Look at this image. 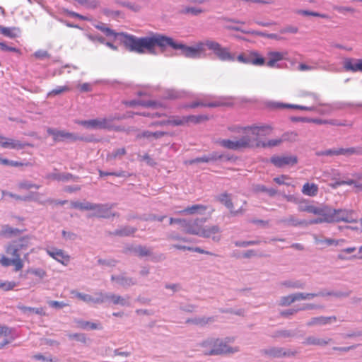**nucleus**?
<instances>
[{"label":"nucleus","instance_id":"a18cd8bd","mask_svg":"<svg viewBox=\"0 0 362 362\" xmlns=\"http://www.w3.org/2000/svg\"><path fill=\"white\" fill-rule=\"evenodd\" d=\"M39 187H40L39 185L33 184L28 181H23V182L18 183V188L19 189H23V190H28L32 188H35V189H39Z\"/></svg>","mask_w":362,"mask_h":362},{"label":"nucleus","instance_id":"bf43d9fd","mask_svg":"<svg viewBox=\"0 0 362 362\" xmlns=\"http://www.w3.org/2000/svg\"><path fill=\"white\" fill-rule=\"evenodd\" d=\"M356 250L355 247H350L345 249H343L341 252L338 255V258L340 259H346V257L344 254H351L354 252Z\"/></svg>","mask_w":362,"mask_h":362},{"label":"nucleus","instance_id":"13d9d810","mask_svg":"<svg viewBox=\"0 0 362 362\" xmlns=\"http://www.w3.org/2000/svg\"><path fill=\"white\" fill-rule=\"evenodd\" d=\"M112 280H115L117 281V282H119V284H121L122 285H131V284H134V283L133 282L132 279H127V278H124V277H115V276H112Z\"/></svg>","mask_w":362,"mask_h":362},{"label":"nucleus","instance_id":"c85d7f7f","mask_svg":"<svg viewBox=\"0 0 362 362\" xmlns=\"http://www.w3.org/2000/svg\"><path fill=\"white\" fill-rule=\"evenodd\" d=\"M20 32L19 28L16 27H4L3 25H0V33L3 35L10 37L15 38L18 35Z\"/></svg>","mask_w":362,"mask_h":362},{"label":"nucleus","instance_id":"7c9ffc66","mask_svg":"<svg viewBox=\"0 0 362 362\" xmlns=\"http://www.w3.org/2000/svg\"><path fill=\"white\" fill-rule=\"evenodd\" d=\"M166 134H167V132H165L157 131L155 132H151L150 131H144L142 133L138 134L136 137L138 139H141V138L150 139V138L153 137L156 139H158Z\"/></svg>","mask_w":362,"mask_h":362},{"label":"nucleus","instance_id":"4468645a","mask_svg":"<svg viewBox=\"0 0 362 362\" xmlns=\"http://www.w3.org/2000/svg\"><path fill=\"white\" fill-rule=\"evenodd\" d=\"M218 199L230 211L232 216L242 214L245 211V209L243 207H240L238 210H235L230 196L227 193L221 194L218 197Z\"/></svg>","mask_w":362,"mask_h":362},{"label":"nucleus","instance_id":"6e6552de","mask_svg":"<svg viewBox=\"0 0 362 362\" xmlns=\"http://www.w3.org/2000/svg\"><path fill=\"white\" fill-rule=\"evenodd\" d=\"M79 124L90 129H114L122 131L119 127H115L112 124V119L107 118H98L90 120H83L78 122Z\"/></svg>","mask_w":362,"mask_h":362},{"label":"nucleus","instance_id":"20e7f679","mask_svg":"<svg viewBox=\"0 0 362 362\" xmlns=\"http://www.w3.org/2000/svg\"><path fill=\"white\" fill-rule=\"evenodd\" d=\"M233 341V339H227L226 341L219 339H211L205 341L202 346L206 355H219L223 354H233L239 351L238 347H230L228 343Z\"/></svg>","mask_w":362,"mask_h":362},{"label":"nucleus","instance_id":"f03ea898","mask_svg":"<svg viewBox=\"0 0 362 362\" xmlns=\"http://www.w3.org/2000/svg\"><path fill=\"white\" fill-rule=\"evenodd\" d=\"M29 245V238L28 237H23L18 240L9 243L6 247L5 251L11 258L1 255L0 257V264L5 267L13 265L15 272L21 270L24 267V262L21 258V255L28 250Z\"/></svg>","mask_w":362,"mask_h":362},{"label":"nucleus","instance_id":"680f3d73","mask_svg":"<svg viewBox=\"0 0 362 362\" xmlns=\"http://www.w3.org/2000/svg\"><path fill=\"white\" fill-rule=\"evenodd\" d=\"M237 60L240 62V63H243V64H249V54L248 53L247 54H245V53H240L238 57H237Z\"/></svg>","mask_w":362,"mask_h":362},{"label":"nucleus","instance_id":"72a5a7b5","mask_svg":"<svg viewBox=\"0 0 362 362\" xmlns=\"http://www.w3.org/2000/svg\"><path fill=\"white\" fill-rule=\"evenodd\" d=\"M345 240L343 239L335 240L332 238H325V239H320L316 240V243L322 245V247L331 246V245H338L342 243H344Z\"/></svg>","mask_w":362,"mask_h":362},{"label":"nucleus","instance_id":"09e8293b","mask_svg":"<svg viewBox=\"0 0 362 362\" xmlns=\"http://www.w3.org/2000/svg\"><path fill=\"white\" fill-rule=\"evenodd\" d=\"M28 272L37 276L40 279H42L47 276L45 270L40 268L30 269L28 270Z\"/></svg>","mask_w":362,"mask_h":362},{"label":"nucleus","instance_id":"774afa93","mask_svg":"<svg viewBox=\"0 0 362 362\" xmlns=\"http://www.w3.org/2000/svg\"><path fill=\"white\" fill-rule=\"evenodd\" d=\"M299 310L298 309H289L288 310L284 311L281 313V315L284 317H289L290 315H293L296 314Z\"/></svg>","mask_w":362,"mask_h":362},{"label":"nucleus","instance_id":"49530a36","mask_svg":"<svg viewBox=\"0 0 362 362\" xmlns=\"http://www.w3.org/2000/svg\"><path fill=\"white\" fill-rule=\"evenodd\" d=\"M18 308L22 310L23 313H35L36 314L39 315H45L43 313V309L42 308H31V307H26L23 305H19Z\"/></svg>","mask_w":362,"mask_h":362},{"label":"nucleus","instance_id":"0eeeda50","mask_svg":"<svg viewBox=\"0 0 362 362\" xmlns=\"http://www.w3.org/2000/svg\"><path fill=\"white\" fill-rule=\"evenodd\" d=\"M217 144L225 148L233 151H240L253 147L252 141L248 135H244L236 140L221 139L217 141Z\"/></svg>","mask_w":362,"mask_h":362},{"label":"nucleus","instance_id":"2eb2a0df","mask_svg":"<svg viewBox=\"0 0 362 362\" xmlns=\"http://www.w3.org/2000/svg\"><path fill=\"white\" fill-rule=\"evenodd\" d=\"M48 133L53 136L55 141H63L64 140L77 141L82 139L76 135L65 131L49 129L48 130Z\"/></svg>","mask_w":362,"mask_h":362},{"label":"nucleus","instance_id":"e433bc0d","mask_svg":"<svg viewBox=\"0 0 362 362\" xmlns=\"http://www.w3.org/2000/svg\"><path fill=\"white\" fill-rule=\"evenodd\" d=\"M105 296V302L107 300H110L114 304H121L124 305V299L120 296H117L115 294H104Z\"/></svg>","mask_w":362,"mask_h":362},{"label":"nucleus","instance_id":"a878e982","mask_svg":"<svg viewBox=\"0 0 362 362\" xmlns=\"http://www.w3.org/2000/svg\"><path fill=\"white\" fill-rule=\"evenodd\" d=\"M249 54V64L254 66H263L265 64L264 58L256 51H250Z\"/></svg>","mask_w":362,"mask_h":362},{"label":"nucleus","instance_id":"a211bd4d","mask_svg":"<svg viewBox=\"0 0 362 362\" xmlns=\"http://www.w3.org/2000/svg\"><path fill=\"white\" fill-rule=\"evenodd\" d=\"M0 146L4 148L21 150L24 148L25 146H30V144L27 143H22L18 140L6 138L4 141H0Z\"/></svg>","mask_w":362,"mask_h":362},{"label":"nucleus","instance_id":"3c124183","mask_svg":"<svg viewBox=\"0 0 362 362\" xmlns=\"http://www.w3.org/2000/svg\"><path fill=\"white\" fill-rule=\"evenodd\" d=\"M291 180V177L286 175H282L279 177H276L274 178V181L279 185H290L291 183L288 182Z\"/></svg>","mask_w":362,"mask_h":362},{"label":"nucleus","instance_id":"aec40b11","mask_svg":"<svg viewBox=\"0 0 362 362\" xmlns=\"http://www.w3.org/2000/svg\"><path fill=\"white\" fill-rule=\"evenodd\" d=\"M47 253L50 257L64 265H67L69 262L70 257L65 254L62 250L54 249L52 250H47Z\"/></svg>","mask_w":362,"mask_h":362},{"label":"nucleus","instance_id":"412c9836","mask_svg":"<svg viewBox=\"0 0 362 362\" xmlns=\"http://www.w3.org/2000/svg\"><path fill=\"white\" fill-rule=\"evenodd\" d=\"M287 55V52H269L267 54L268 61L265 64L269 67H274L276 62L283 60Z\"/></svg>","mask_w":362,"mask_h":362},{"label":"nucleus","instance_id":"864d4df0","mask_svg":"<svg viewBox=\"0 0 362 362\" xmlns=\"http://www.w3.org/2000/svg\"><path fill=\"white\" fill-rule=\"evenodd\" d=\"M215 160L214 156H206L199 157L189 161L190 164L198 163H209L211 160Z\"/></svg>","mask_w":362,"mask_h":362},{"label":"nucleus","instance_id":"dca6fc26","mask_svg":"<svg viewBox=\"0 0 362 362\" xmlns=\"http://www.w3.org/2000/svg\"><path fill=\"white\" fill-rule=\"evenodd\" d=\"M226 105V103L220 101L207 102L206 100H197L191 104L185 105L182 106L184 109L188 108H196L198 107H216L220 106Z\"/></svg>","mask_w":362,"mask_h":362},{"label":"nucleus","instance_id":"de8ad7c7","mask_svg":"<svg viewBox=\"0 0 362 362\" xmlns=\"http://www.w3.org/2000/svg\"><path fill=\"white\" fill-rule=\"evenodd\" d=\"M16 286L17 284L14 281H0V288L5 291L13 290Z\"/></svg>","mask_w":362,"mask_h":362},{"label":"nucleus","instance_id":"4c0bfd02","mask_svg":"<svg viewBox=\"0 0 362 362\" xmlns=\"http://www.w3.org/2000/svg\"><path fill=\"white\" fill-rule=\"evenodd\" d=\"M70 90H71L70 88L67 86H58V87L52 89V90H50L47 93V96L48 97L56 96V95H60L63 93L68 92Z\"/></svg>","mask_w":362,"mask_h":362},{"label":"nucleus","instance_id":"393cba45","mask_svg":"<svg viewBox=\"0 0 362 362\" xmlns=\"http://www.w3.org/2000/svg\"><path fill=\"white\" fill-rule=\"evenodd\" d=\"M160 124H168L175 127L187 125L186 116L173 115L168 119L164 120Z\"/></svg>","mask_w":362,"mask_h":362},{"label":"nucleus","instance_id":"338daca9","mask_svg":"<svg viewBox=\"0 0 362 362\" xmlns=\"http://www.w3.org/2000/svg\"><path fill=\"white\" fill-rule=\"evenodd\" d=\"M186 221L187 220H185V219L170 218L169 220V223L170 225L173 224V223H180L184 228V225H185Z\"/></svg>","mask_w":362,"mask_h":362},{"label":"nucleus","instance_id":"f704fd0d","mask_svg":"<svg viewBox=\"0 0 362 362\" xmlns=\"http://www.w3.org/2000/svg\"><path fill=\"white\" fill-rule=\"evenodd\" d=\"M209 119L206 115H187V125L189 124H199Z\"/></svg>","mask_w":362,"mask_h":362},{"label":"nucleus","instance_id":"69168bd1","mask_svg":"<svg viewBox=\"0 0 362 362\" xmlns=\"http://www.w3.org/2000/svg\"><path fill=\"white\" fill-rule=\"evenodd\" d=\"M33 55L37 59H44L49 56L47 52L43 50H38L35 52Z\"/></svg>","mask_w":362,"mask_h":362},{"label":"nucleus","instance_id":"ea45409f","mask_svg":"<svg viewBox=\"0 0 362 362\" xmlns=\"http://www.w3.org/2000/svg\"><path fill=\"white\" fill-rule=\"evenodd\" d=\"M203 12L204 10L202 8L192 6H186L181 11L183 14H191L192 16H198Z\"/></svg>","mask_w":362,"mask_h":362},{"label":"nucleus","instance_id":"9b49d317","mask_svg":"<svg viewBox=\"0 0 362 362\" xmlns=\"http://www.w3.org/2000/svg\"><path fill=\"white\" fill-rule=\"evenodd\" d=\"M298 134L294 132L284 134L281 138L270 139L267 141L257 142L256 144L257 147H274L280 145L284 141L290 140L295 141L297 139Z\"/></svg>","mask_w":362,"mask_h":362},{"label":"nucleus","instance_id":"6e6d98bb","mask_svg":"<svg viewBox=\"0 0 362 362\" xmlns=\"http://www.w3.org/2000/svg\"><path fill=\"white\" fill-rule=\"evenodd\" d=\"M80 327L83 329H97L101 328L98 324L89 322H81Z\"/></svg>","mask_w":362,"mask_h":362},{"label":"nucleus","instance_id":"bb28decb","mask_svg":"<svg viewBox=\"0 0 362 362\" xmlns=\"http://www.w3.org/2000/svg\"><path fill=\"white\" fill-rule=\"evenodd\" d=\"M318 186L315 183L306 182L303 185L301 192L304 195L315 197L318 193Z\"/></svg>","mask_w":362,"mask_h":362},{"label":"nucleus","instance_id":"603ef678","mask_svg":"<svg viewBox=\"0 0 362 362\" xmlns=\"http://www.w3.org/2000/svg\"><path fill=\"white\" fill-rule=\"evenodd\" d=\"M93 204L91 203L82 204L81 202H74L72 203V206L74 208H78L83 210H93Z\"/></svg>","mask_w":362,"mask_h":362},{"label":"nucleus","instance_id":"0e129e2a","mask_svg":"<svg viewBox=\"0 0 362 362\" xmlns=\"http://www.w3.org/2000/svg\"><path fill=\"white\" fill-rule=\"evenodd\" d=\"M49 306L54 308H62L67 305L63 302L56 301V300H52L49 302Z\"/></svg>","mask_w":362,"mask_h":362},{"label":"nucleus","instance_id":"c9c22d12","mask_svg":"<svg viewBox=\"0 0 362 362\" xmlns=\"http://www.w3.org/2000/svg\"><path fill=\"white\" fill-rule=\"evenodd\" d=\"M126 154V150L124 148H119L112 153H110L107 155V160H115L117 158H120Z\"/></svg>","mask_w":362,"mask_h":362},{"label":"nucleus","instance_id":"37998d69","mask_svg":"<svg viewBox=\"0 0 362 362\" xmlns=\"http://www.w3.org/2000/svg\"><path fill=\"white\" fill-rule=\"evenodd\" d=\"M0 164H1L3 165H10V166H13V167H21L23 165H28V164H25L23 163L18 162V161L10 160L7 158H3L1 157H0Z\"/></svg>","mask_w":362,"mask_h":362},{"label":"nucleus","instance_id":"8fccbe9b","mask_svg":"<svg viewBox=\"0 0 362 362\" xmlns=\"http://www.w3.org/2000/svg\"><path fill=\"white\" fill-rule=\"evenodd\" d=\"M136 231V228L132 227H125L119 230H117L115 234L119 235H130Z\"/></svg>","mask_w":362,"mask_h":362},{"label":"nucleus","instance_id":"b1692460","mask_svg":"<svg viewBox=\"0 0 362 362\" xmlns=\"http://www.w3.org/2000/svg\"><path fill=\"white\" fill-rule=\"evenodd\" d=\"M305 95L308 96L310 99V101L313 104L312 106L308 107V106L296 105H290V107H291L293 108H296V109L302 110H308V111L314 110L315 109V106L320 105L318 95L315 93H307Z\"/></svg>","mask_w":362,"mask_h":362},{"label":"nucleus","instance_id":"c756f323","mask_svg":"<svg viewBox=\"0 0 362 362\" xmlns=\"http://www.w3.org/2000/svg\"><path fill=\"white\" fill-rule=\"evenodd\" d=\"M326 154L327 155H337V156L344 155V156H349L355 155V147H350V148H338V149L334 150V151L329 150V151H327Z\"/></svg>","mask_w":362,"mask_h":362},{"label":"nucleus","instance_id":"f3484780","mask_svg":"<svg viewBox=\"0 0 362 362\" xmlns=\"http://www.w3.org/2000/svg\"><path fill=\"white\" fill-rule=\"evenodd\" d=\"M207 209L208 206L206 205L194 204L178 211V214L182 215H203Z\"/></svg>","mask_w":362,"mask_h":362},{"label":"nucleus","instance_id":"cd10ccee","mask_svg":"<svg viewBox=\"0 0 362 362\" xmlns=\"http://www.w3.org/2000/svg\"><path fill=\"white\" fill-rule=\"evenodd\" d=\"M22 230L18 228H13L8 225H4L2 226L0 235L6 238H11L19 235Z\"/></svg>","mask_w":362,"mask_h":362},{"label":"nucleus","instance_id":"58836bf2","mask_svg":"<svg viewBox=\"0 0 362 362\" xmlns=\"http://www.w3.org/2000/svg\"><path fill=\"white\" fill-rule=\"evenodd\" d=\"M331 339H328L327 340H325L322 339L315 338V337H309L307 339L306 342L308 344L312 345H317V346H325L327 344L329 341H331Z\"/></svg>","mask_w":362,"mask_h":362},{"label":"nucleus","instance_id":"e2e57ef3","mask_svg":"<svg viewBox=\"0 0 362 362\" xmlns=\"http://www.w3.org/2000/svg\"><path fill=\"white\" fill-rule=\"evenodd\" d=\"M284 197L287 202H293L297 205L300 199L293 194H284Z\"/></svg>","mask_w":362,"mask_h":362},{"label":"nucleus","instance_id":"7ed1b4c3","mask_svg":"<svg viewBox=\"0 0 362 362\" xmlns=\"http://www.w3.org/2000/svg\"><path fill=\"white\" fill-rule=\"evenodd\" d=\"M323 211L322 216L310 220V223L319 224L334 222L354 223L356 221V216L353 210L332 209L328 206L324 205Z\"/></svg>","mask_w":362,"mask_h":362},{"label":"nucleus","instance_id":"9d476101","mask_svg":"<svg viewBox=\"0 0 362 362\" xmlns=\"http://www.w3.org/2000/svg\"><path fill=\"white\" fill-rule=\"evenodd\" d=\"M206 221V218H196L193 221H186L184 225V230L185 233L201 236L202 230L204 228L203 223Z\"/></svg>","mask_w":362,"mask_h":362},{"label":"nucleus","instance_id":"a19ab883","mask_svg":"<svg viewBox=\"0 0 362 362\" xmlns=\"http://www.w3.org/2000/svg\"><path fill=\"white\" fill-rule=\"evenodd\" d=\"M321 295L320 293H294L293 296L295 300L311 299L314 297Z\"/></svg>","mask_w":362,"mask_h":362},{"label":"nucleus","instance_id":"2f4dec72","mask_svg":"<svg viewBox=\"0 0 362 362\" xmlns=\"http://www.w3.org/2000/svg\"><path fill=\"white\" fill-rule=\"evenodd\" d=\"M335 320H336L335 317H326L321 316V317H314V318L311 319V320L308 322V325L311 326V325H325V324L331 322L332 321H335Z\"/></svg>","mask_w":362,"mask_h":362},{"label":"nucleus","instance_id":"5fc2aeb1","mask_svg":"<svg viewBox=\"0 0 362 362\" xmlns=\"http://www.w3.org/2000/svg\"><path fill=\"white\" fill-rule=\"evenodd\" d=\"M295 298L293 296V294L284 296L281 298L280 305L282 306H288L290 305L291 303H294Z\"/></svg>","mask_w":362,"mask_h":362},{"label":"nucleus","instance_id":"6ab92c4d","mask_svg":"<svg viewBox=\"0 0 362 362\" xmlns=\"http://www.w3.org/2000/svg\"><path fill=\"white\" fill-rule=\"evenodd\" d=\"M93 211H95L94 216L100 218H109L112 216L110 211L112 206L108 204H93ZM115 214H112L114 216Z\"/></svg>","mask_w":362,"mask_h":362},{"label":"nucleus","instance_id":"39448f33","mask_svg":"<svg viewBox=\"0 0 362 362\" xmlns=\"http://www.w3.org/2000/svg\"><path fill=\"white\" fill-rule=\"evenodd\" d=\"M272 127L270 125H251L242 128L245 135H248L252 141L253 147L256 146L257 142H262L259 138L269 136L272 132Z\"/></svg>","mask_w":362,"mask_h":362},{"label":"nucleus","instance_id":"4d7b16f0","mask_svg":"<svg viewBox=\"0 0 362 362\" xmlns=\"http://www.w3.org/2000/svg\"><path fill=\"white\" fill-rule=\"evenodd\" d=\"M336 11H337L338 12L341 13H343V14H345L346 13H354L356 11L354 8L352 7H349V6H334V8Z\"/></svg>","mask_w":362,"mask_h":362},{"label":"nucleus","instance_id":"ddd939ff","mask_svg":"<svg viewBox=\"0 0 362 362\" xmlns=\"http://www.w3.org/2000/svg\"><path fill=\"white\" fill-rule=\"evenodd\" d=\"M201 237L211 239L214 242H219L221 239V230L217 225L208 226L204 228Z\"/></svg>","mask_w":362,"mask_h":362},{"label":"nucleus","instance_id":"79ce46f5","mask_svg":"<svg viewBox=\"0 0 362 362\" xmlns=\"http://www.w3.org/2000/svg\"><path fill=\"white\" fill-rule=\"evenodd\" d=\"M296 13L303 15V16H310L314 17H320L322 18H328V16L325 13H320L315 11H309L306 10H298Z\"/></svg>","mask_w":362,"mask_h":362},{"label":"nucleus","instance_id":"473e14b6","mask_svg":"<svg viewBox=\"0 0 362 362\" xmlns=\"http://www.w3.org/2000/svg\"><path fill=\"white\" fill-rule=\"evenodd\" d=\"M126 104L129 106H135V105H141L144 107H161V104L158 103L155 101H147V102H142V101H136V100H131L129 102H127Z\"/></svg>","mask_w":362,"mask_h":362},{"label":"nucleus","instance_id":"5701e85b","mask_svg":"<svg viewBox=\"0 0 362 362\" xmlns=\"http://www.w3.org/2000/svg\"><path fill=\"white\" fill-rule=\"evenodd\" d=\"M98 297L94 298L91 296L81 293H76V296L84 302H92L94 303H103L105 302V296L102 293H98Z\"/></svg>","mask_w":362,"mask_h":362},{"label":"nucleus","instance_id":"c03bdc74","mask_svg":"<svg viewBox=\"0 0 362 362\" xmlns=\"http://www.w3.org/2000/svg\"><path fill=\"white\" fill-rule=\"evenodd\" d=\"M284 223H287L293 226H303L310 224V221L307 222L306 221H298L296 220L293 216H290L287 220L282 221Z\"/></svg>","mask_w":362,"mask_h":362},{"label":"nucleus","instance_id":"423d86ee","mask_svg":"<svg viewBox=\"0 0 362 362\" xmlns=\"http://www.w3.org/2000/svg\"><path fill=\"white\" fill-rule=\"evenodd\" d=\"M206 47L212 51L216 57L222 62H234L235 60V54H233L230 49L223 47L220 43L211 40H206Z\"/></svg>","mask_w":362,"mask_h":362},{"label":"nucleus","instance_id":"1a4fd4ad","mask_svg":"<svg viewBox=\"0 0 362 362\" xmlns=\"http://www.w3.org/2000/svg\"><path fill=\"white\" fill-rule=\"evenodd\" d=\"M324 205L322 206H317L311 204L310 202L305 199H300L298 204V210L300 212H308L315 215L317 217L322 216Z\"/></svg>","mask_w":362,"mask_h":362},{"label":"nucleus","instance_id":"f257e3e1","mask_svg":"<svg viewBox=\"0 0 362 362\" xmlns=\"http://www.w3.org/2000/svg\"><path fill=\"white\" fill-rule=\"evenodd\" d=\"M122 35L124 46L129 51L139 54H155L156 46L163 49L168 45L174 49H181L182 54L188 58L200 57L201 54L205 52L206 40L197 42L194 47H189L182 43H177L173 38L157 33L140 38L127 34Z\"/></svg>","mask_w":362,"mask_h":362},{"label":"nucleus","instance_id":"f8f14e48","mask_svg":"<svg viewBox=\"0 0 362 362\" xmlns=\"http://www.w3.org/2000/svg\"><path fill=\"white\" fill-rule=\"evenodd\" d=\"M270 160L276 167L283 168L296 165L298 163V158L296 156H274L271 158Z\"/></svg>","mask_w":362,"mask_h":362},{"label":"nucleus","instance_id":"052dcab7","mask_svg":"<svg viewBox=\"0 0 362 362\" xmlns=\"http://www.w3.org/2000/svg\"><path fill=\"white\" fill-rule=\"evenodd\" d=\"M136 255L139 257L148 256L151 254L150 251L146 247L139 246L136 250Z\"/></svg>","mask_w":362,"mask_h":362},{"label":"nucleus","instance_id":"4be33fe9","mask_svg":"<svg viewBox=\"0 0 362 362\" xmlns=\"http://www.w3.org/2000/svg\"><path fill=\"white\" fill-rule=\"evenodd\" d=\"M344 67L346 71L352 72H362V59L354 60L352 59H346L344 64Z\"/></svg>","mask_w":362,"mask_h":362}]
</instances>
